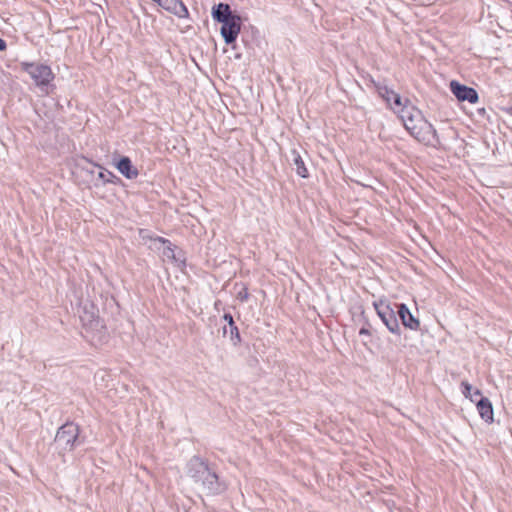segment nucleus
<instances>
[{
	"mask_svg": "<svg viewBox=\"0 0 512 512\" xmlns=\"http://www.w3.org/2000/svg\"><path fill=\"white\" fill-rule=\"evenodd\" d=\"M396 112L399 114L405 129L419 142L437 146L440 143L439 137L433 125L427 121L422 112L405 100V105Z\"/></svg>",
	"mask_w": 512,
	"mask_h": 512,
	"instance_id": "obj_1",
	"label": "nucleus"
},
{
	"mask_svg": "<svg viewBox=\"0 0 512 512\" xmlns=\"http://www.w3.org/2000/svg\"><path fill=\"white\" fill-rule=\"evenodd\" d=\"M20 67L30 75L38 87H45L54 79V74L48 65L35 62H21Z\"/></svg>",
	"mask_w": 512,
	"mask_h": 512,
	"instance_id": "obj_2",
	"label": "nucleus"
},
{
	"mask_svg": "<svg viewBox=\"0 0 512 512\" xmlns=\"http://www.w3.org/2000/svg\"><path fill=\"white\" fill-rule=\"evenodd\" d=\"M195 488L206 495H219L226 490L227 486L216 472L209 468Z\"/></svg>",
	"mask_w": 512,
	"mask_h": 512,
	"instance_id": "obj_3",
	"label": "nucleus"
},
{
	"mask_svg": "<svg viewBox=\"0 0 512 512\" xmlns=\"http://www.w3.org/2000/svg\"><path fill=\"white\" fill-rule=\"evenodd\" d=\"M79 427L74 423H65L62 425L55 436V442L58 447L65 451H71L78 439Z\"/></svg>",
	"mask_w": 512,
	"mask_h": 512,
	"instance_id": "obj_4",
	"label": "nucleus"
},
{
	"mask_svg": "<svg viewBox=\"0 0 512 512\" xmlns=\"http://www.w3.org/2000/svg\"><path fill=\"white\" fill-rule=\"evenodd\" d=\"M374 307L376 312L382 322L385 324L387 329L393 334H400V326L398 323V319L396 313L390 306L389 303L384 301H380L379 303H374Z\"/></svg>",
	"mask_w": 512,
	"mask_h": 512,
	"instance_id": "obj_5",
	"label": "nucleus"
},
{
	"mask_svg": "<svg viewBox=\"0 0 512 512\" xmlns=\"http://www.w3.org/2000/svg\"><path fill=\"white\" fill-rule=\"evenodd\" d=\"M209 465L202 458L193 456L186 464V475L196 486L202 476L209 470Z\"/></svg>",
	"mask_w": 512,
	"mask_h": 512,
	"instance_id": "obj_6",
	"label": "nucleus"
},
{
	"mask_svg": "<svg viewBox=\"0 0 512 512\" xmlns=\"http://www.w3.org/2000/svg\"><path fill=\"white\" fill-rule=\"evenodd\" d=\"M241 31V17L239 15L222 22L220 33L228 45L234 43Z\"/></svg>",
	"mask_w": 512,
	"mask_h": 512,
	"instance_id": "obj_7",
	"label": "nucleus"
},
{
	"mask_svg": "<svg viewBox=\"0 0 512 512\" xmlns=\"http://www.w3.org/2000/svg\"><path fill=\"white\" fill-rule=\"evenodd\" d=\"M450 89L459 101H468L469 103L478 101V93L474 88L462 85L457 81H451Z\"/></svg>",
	"mask_w": 512,
	"mask_h": 512,
	"instance_id": "obj_8",
	"label": "nucleus"
},
{
	"mask_svg": "<svg viewBox=\"0 0 512 512\" xmlns=\"http://www.w3.org/2000/svg\"><path fill=\"white\" fill-rule=\"evenodd\" d=\"M376 89H377L378 94L395 111L397 109H400L401 107H403V105H405V102L402 101L401 96L398 93H396L395 91H393L392 89H390L389 87H387L386 85L378 83V84H376Z\"/></svg>",
	"mask_w": 512,
	"mask_h": 512,
	"instance_id": "obj_9",
	"label": "nucleus"
},
{
	"mask_svg": "<svg viewBox=\"0 0 512 512\" xmlns=\"http://www.w3.org/2000/svg\"><path fill=\"white\" fill-rule=\"evenodd\" d=\"M397 307V314L401 319L402 324L411 330L417 331L420 327V321L414 317L406 304L400 303L395 305Z\"/></svg>",
	"mask_w": 512,
	"mask_h": 512,
	"instance_id": "obj_10",
	"label": "nucleus"
},
{
	"mask_svg": "<svg viewBox=\"0 0 512 512\" xmlns=\"http://www.w3.org/2000/svg\"><path fill=\"white\" fill-rule=\"evenodd\" d=\"M156 3L179 18H185L189 15L187 7L181 0H157Z\"/></svg>",
	"mask_w": 512,
	"mask_h": 512,
	"instance_id": "obj_11",
	"label": "nucleus"
},
{
	"mask_svg": "<svg viewBox=\"0 0 512 512\" xmlns=\"http://www.w3.org/2000/svg\"><path fill=\"white\" fill-rule=\"evenodd\" d=\"M237 16L232 13L231 8L226 3H219L215 5L212 9V17L215 21L222 23L226 20H230V18Z\"/></svg>",
	"mask_w": 512,
	"mask_h": 512,
	"instance_id": "obj_12",
	"label": "nucleus"
},
{
	"mask_svg": "<svg viewBox=\"0 0 512 512\" xmlns=\"http://www.w3.org/2000/svg\"><path fill=\"white\" fill-rule=\"evenodd\" d=\"M117 169L119 172L128 179H134L138 176V170L132 165L131 160L128 157H122L118 164Z\"/></svg>",
	"mask_w": 512,
	"mask_h": 512,
	"instance_id": "obj_13",
	"label": "nucleus"
},
{
	"mask_svg": "<svg viewBox=\"0 0 512 512\" xmlns=\"http://www.w3.org/2000/svg\"><path fill=\"white\" fill-rule=\"evenodd\" d=\"M477 409L483 420L488 423L493 421V407L488 398L481 397V399L477 401Z\"/></svg>",
	"mask_w": 512,
	"mask_h": 512,
	"instance_id": "obj_14",
	"label": "nucleus"
},
{
	"mask_svg": "<svg viewBox=\"0 0 512 512\" xmlns=\"http://www.w3.org/2000/svg\"><path fill=\"white\" fill-rule=\"evenodd\" d=\"M290 161L296 167V172L299 176H301L302 178L308 177V170H307V168L304 164V161L298 151H296V150L291 151Z\"/></svg>",
	"mask_w": 512,
	"mask_h": 512,
	"instance_id": "obj_15",
	"label": "nucleus"
},
{
	"mask_svg": "<svg viewBox=\"0 0 512 512\" xmlns=\"http://www.w3.org/2000/svg\"><path fill=\"white\" fill-rule=\"evenodd\" d=\"M165 246L163 249V256L174 261L178 265L184 263V260L175 252V247H173L172 243L164 238L159 239Z\"/></svg>",
	"mask_w": 512,
	"mask_h": 512,
	"instance_id": "obj_16",
	"label": "nucleus"
},
{
	"mask_svg": "<svg viewBox=\"0 0 512 512\" xmlns=\"http://www.w3.org/2000/svg\"><path fill=\"white\" fill-rule=\"evenodd\" d=\"M80 318L83 324L89 326L90 328L97 327L99 324V320L95 317L94 312L88 313L85 311L84 315H81Z\"/></svg>",
	"mask_w": 512,
	"mask_h": 512,
	"instance_id": "obj_17",
	"label": "nucleus"
},
{
	"mask_svg": "<svg viewBox=\"0 0 512 512\" xmlns=\"http://www.w3.org/2000/svg\"><path fill=\"white\" fill-rule=\"evenodd\" d=\"M229 336L234 345L240 343L241 338L239 330L235 324L229 325Z\"/></svg>",
	"mask_w": 512,
	"mask_h": 512,
	"instance_id": "obj_18",
	"label": "nucleus"
},
{
	"mask_svg": "<svg viewBox=\"0 0 512 512\" xmlns=\"http://www.w3.org/2000/svg\"><path fill=\"white\" fill-rule=\"evenodd\" d=\"M248 297L249 293L246 287H242V289L237 292V299H239L242 302L247 301Z\"/></svg>",
	"mask_w": 512,
	"mask_h": 512,
	"instance_id": "obj_19",
	"label": "nucleus"
},
{
	"mask_svg": "<svg viewBox=\"0 0 512 512\" xmlns=\"http://www.w3.org/2000/svg\"><path fill=\"white\" fill-rule=\"evenodd\" d=\"M110 177H114V175L109 171H100L98 173V178L103 180L104 182H110Z\"/></svg>",
	"mask_w": 512,
	"mask_h": 512,
	"instance_id": "obj_20",
	"label": "nucleus"
},
{
	"mask_svg": "<svg viewBox=\"0 0 512 512\" xmlns=\"http://www.w3.org/2000/svg\"><path fill=\"white\" fill-rule=\"evenodd\" d=\"M462 386L464 387V391H463L464 395L466 397L469 396L471 398V400H474L473 396L471 395L472 386L467 382H463Z\"/></svg>",
	"mask_w": 512,
	"mask_h": 512,
	"instance_id": "obj_21",
	"label": "nucleus"
},
{
	"mask_svg": "<svg viewBox=\"0 0 512 512\" xmlns=\"http://www.w3.org/2000/svg\"><path fill=\"white\" fill-rule=\"evenodd\" d=\"M223 319L228 323V325L235 324L233 320V316L229 313L224 314Z\"/></svg>",
	"mask_w": 512,
	"mask_h": 512,
	"instance_id": "obj_22",
	"label": "nucleus"
},
{
	"mask_svg": "<svg viewBox=\"0 0 512 512\" xmlns=\"http://www.w3.org/2000/svg\"><path fill=\"white\" fill-rule=\"evenodd\" d=\"M359 334L360 335H365V336H370L371 333H370V330L366 327H362L359 331Z\"/></svg>",
	"mask_w": 512,
	"mask_h": 512,
	"instance_id": "obj_23",
	"label": "nucleus"
},
{
	"mask_svg": "<svg viewBox=\"0 0 512 512\" xmlns=\"http://www.w3.org/2000/svg\"><path fill=\"white\" fill-rule=\"evenodd\" d=\"M6 47V42L2 38H0V51H4Z\"/></svg>",
	"mask_w": 512,
	"mask_h": 512,
	"instance_id": "obj_24",
	"label": "nucleus"
},
{
	"mask_svg": "<svg viewBox=\"0 0 512 512\" xmlns=\"http://www.w3.org/2000/svg\"><path fill=\"white\" fill-rule=\"evenodd\" d=\"M504 111L510 115H512V106L511 107H507V108H504Z\"/></svg>",
	"mask_w": 512,
	"mask_h": 512,
	"instance_id": "obj_25",
	"label": "nucleus"
},
{
	"mask_svg": "<svg viewBox=\"0 0 512 512\" xmlns=\"http://www.w3.org/2000/svg\"><path fill=\"white\" fill-rule=\"evenodd\" d=\"M228 333V330L226 327L223 328V334L226 335Z\"/></svg>",
	"mask_w": 512,
	"mask_h": 512,
	"instance_id": "obj_26",
	"label": "nucleus"
},
{
	"mask_svg": "<svg viewBox=\"0 0 512 512\" xmlns=\"http://www.w3.org/2000/svg\"><path fill=\"white\" fill-rule=\"evenodd\" d=\"M474 394H475L476 396H480V391H479V390H475Z\"/></svg>",
	"mask_w": 512,
	"mask_h": 512,
	"instance_id": "obj_27",
	"label": "nucleus"
}]
</instances>
